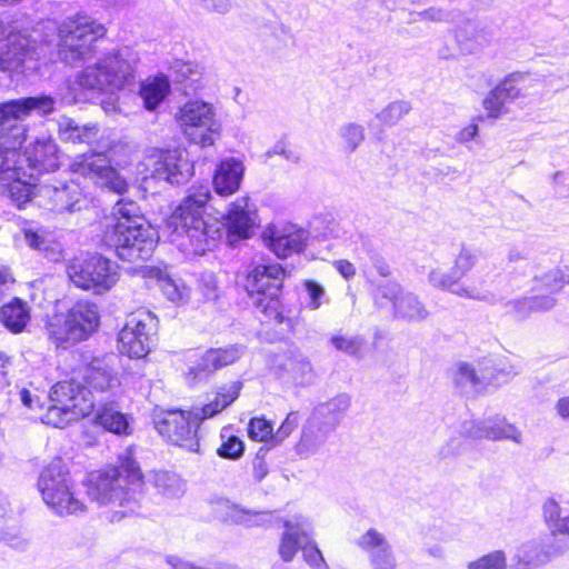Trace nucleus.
<instances>
[{"instance_id":"obj_1","label":"nucleus","mask_w":569,"mask_h":569,"mask_svg":"<svg viewBox=\"0 0 569 569\" xmlns=\"http://www.w3.org/2000/svg\"><path fill=\"white\" fill-rule=\"evenodd\" d=\"M56 101L50 96L26 97L0 104V187H4L10 201L17 209H26L24 203L31 201L33 186L26 180L21 167L23 157L18 152L27 138L23 123L11 121L23 120L36 113L47 116L53 112Z\"/></svg>"},{"instance_id":"obj_2","label":"nucleus","mask_w":569,"mask_h":569,"mask_svg":"<svg viewBox=\"0 0 569 569\" xmlns=\"http://www.w3.org/2000/svg\"><path fill=\"white\" fill-rule=\"evenodd\" d=\"M243 382L232 381L218 388L214 398L201 407L191 410H167L152 416L153 428L174 446L189 452H200L198 431L206 419H210L230 407L240 396Z\"/></svg>"},{"instance_id":"obj_3","label":"nucleus","mask_w":569,"mask_h":569,"mask_svg":"<svg viewBox=\"0 0 569 569\" xmlns=\"http://www.w3.org/2000/svg\"><path fill=\"white\" fill-rule=\"evenodd\" d=\"M89 498L101 506L117 505L120 518L136 513L140 509L142 472L129 453L121 457L119 467L91 472L84 482Z\"/></svg>"},{"instance_id":"obj_4","label":"nucleus","mask_w":569,"mask_h":569,"mask_svg":"<svg viewBox=\"0 0 569 569\" xmlns=\"http://www.w3.org/2000/svg\"><path fill=\"white\" fill-rule=\"evenodd\" d=\"M288 276L279 263H260L248 272L244 283L248 303H251L262 323L274 322L279 328L278 340L292 332L295 326L293 319L284 315L281 302L283 281Z\"/></svg>"},{"instance_id":"obj_5","label":"nucleus","mask_w":569,"mask_h":569,"mask_svg":"<svg viewBox=\"0 0 569 569\" xmlns=\"http://www.w3.org/2000/svg\"><path fill=\"white\" fill-rule=\"evenodd\" d=\"M99 326L98 305L89 300H79L66 311H56L48 316L46 331L57 349L68 350L88 340Z\"/></svg>"},{"instance_id":"obj_6","label":"nucleus","mask_w":569,"mask_h":569,"mask_svg":"<svg viewBox=\"0 0 569 569\" xmlns=\"http://www.w3.org/2000/svg\"><path fill=\"white\" fill-rule=\"evenodd\" d=\"M104 34V26L87 14L68 17L59 27L58 54L68 64L90 59Z\"/></svg>"},{"instance_id":"obj_7","label":"nucleus","mask_w":569,"mask_h":569,"mask_svg":"<svg viewBox=\"0 0 569 569\" xmlns=\"http://www.w3.org/2000/svg\"><path fill=\"white\" fill-rule=\"evenodd\" d=\"M49 402L42 421L56 428H64L71 421L88 417L94 411L92 392L81 389L76 378L53 385L49 392Z\"/></svg>"},{"instance_id":"obj_8","label":"nucleus","mask_w":569,"mask_h":569,"mask_svg":"<svg viewBox=\"0 0 569 569\" xmlns=\"http://www.w3.org/2000/svg\"><path fill=\"white\" fill-rule=\"evenodd\" d=\"M132 76L131 64L119 53H111L78 72L71 89L91 96L113 93L129 83Z\"/></svg>"},{"instance_id":"obj_9","label":"nucleus","mask_w":569,"mask_h":569,"mask_svg":"<svg viewBox=\"0 0 569 569\" xmlns=\"http://www.w3.org/2000/svg\"><path fill=\"white\" fill-rule=\"evenodd\" d=\"M174 120L186 138L201 147L212 146L219 137L220 124L210 103L189 100L178 108Z\"/></svg>"},{"instance_id":"obj_10","label":"nucleus","mask_w":569,"mask_h":569,"mask_svg":"<svg viewBox=\"0 0 569 569\" xmlns=\"http://www.w3.org/2000/svg\"><path fill=\"white\" fill-rule=\"evenodd\" d=\"M70 280L83 290L103 293L118 280L112 262L99 253H88L71 260L67 267Z\"/></svg>"},{"instance_id":"obj_11","label":"nucleus","mask_w":569,"mask_h":569,"mask_svg":"<svg viewBox=\"0 0 569 569\" xmlns=\"http://www.w3.org/2000/svg\"><path fill=\"white\" fill-rule=\"evenodd\" d=\"M569 551V538L556 539L552 535H540L517 547L513 569H539Z\"/></svg>"},{"instance_id":"obj_12","label":"nucleus","mask_w":569,"mask_h":569,"mask_svg":"<svg viewBox=\"0 0 569 569\" xmlns=\"http://www.w3.org/2000/svg\"><path fill=\"white\" fill-rule=\"evenodd\" d=\"M247 351L243 343L209 348L188 367L186 380L190 386L207 381L216 371L239 361Z\"/></svg>"},{"instance_id":"obj_13","label":"nucleus","mask_w":569,"mask_h":569,"mask_svg":"<svg viewBox=\"0 0 569 569\" xmlns=\"http://www.w3.org/2000/svg\"><path fill=\"white\" fill-rule=\"evenodd\" d=\"M144 170L150 171V178L171 184H180L192 174L191 163L178 149L153 150L144 157Z\"/></svg>"},{"instance_id":"obj_14","label":"nucleus","mask_w":569,"mask_h":569,"mask_svg":"<svg viewBox=\"0 0 569 569\" xmlns=\"http://www.w3.org/2000/svg\"><path fill=\"white\" fill-rule=\"evenodd\" d=\"M170 266L164 262L149 263L144 259V288L158 290L173 303H186L189 299V288L180 280L174 279Z\"/></svg>"},{"instance_id":"obj_15","label":"nucleus","mask_w":569,"mask_h":569,"mask_svg":"<svg viewBox=\"0 0 569 569\" xmlns=\"http://www.w3.org/2000/svg\"><path fill=\"white\" fill-rule=\"evenodd\" d=\"M71 169L117 193H122L126 189V181L118 176L103 153H83L76 158Z\"/></svg>"},{"instance_id":"obj_16","label":"nucleus","mask_w":569,"mask_h":569,"mask_svg":"<svg viewBox=\"0 0 569 569\" xmlns=\"http://www.w3.org/2000/svg\"><path fill=\"white\" fill-rule=\"evenodd\" d=\"M262 238L270 251L277 257L286 259L305 250L307 232L303 228L293 223L281 228L274 223H269L262 232Z\"/></svg>"},{"instance_id":"obj_17","label":"nucleus","mask_w":569,"mask_h":569,"mask_svg":"<svg viewBox=\"0 0 569 569\" xmlns=\"http://www.w3.org/2000/svg\"><path fill=\"white\" fill-rule=\"evenodd\" d=\"M274 370L280 379L297 386H309L313 382L315 372L309 358L295 345H290L274 360Z\"/></svg>"},{"instance_id":"obj_18","label":"nucleus","mask_w":569,"mask_h":569,"mask_svg":"<svg viewBox=\"0 0 569 569\" xmlns=\"http://www.w3.org/2000/svg\"><path fill=\"white\" fill-rule=\"evenodd\" d=\"M124 221H118L107 239L116 248L117 256L122 261L138 262L142 257V231L140 226H132L133 216H121Z\"/></svg>"},{"instance_id":"obj_19","label":"nucleus","mask_w":569,"mask_h":569,"mask_svg":"<svg viewBox=\"0 0 569 569\" xmlns=\"http://www.w3.org/2000/svg\"><path fill=\"white\" fill-rule=\"evenodd\" d=\"M461 435L470 439H488L492 441L511 440L521 442V432L506 418L495 417L483 420H469L461 425Z\"/></svg>"},{"instance_id":"obj_20","label":"nucleus","mask_w":569,"mask_h":569,"mask_svg":"<svg viewBox=\"0 0 569 569\" xmlns=\"http://www.w3.org/2000/svg\"><path fill=\"white\" fill-rule=\"evenodd\" d=\"M34 41L27 32L10 31L0 50V69L8 72H23L24 63L32 59Z\"/></svg>"},{"instance_id":"obj_21","label":"nucleus","mask_w":569,"mask_h":569,"mask_svg":"<svg viewBox=\"0 0 569 569\" xmlns=\"http://www.w3.org/2000/svg\"><path fill=\"white\" fill-rule=\"evenodd\" d=\"M83 382L76 381L83 390H90L94 398V408L104 403L108 393L114 387H118L119 381L112 369L101 359H94L90 365L86 366L82 373Z\"/></svg>"},{"instance_id":"obj_22","label":"nucleus","mask_w":569,"mask_h":569,"mask_svg":"<svg viewBox=\"0 0 569 569\" xmlns=\"http://www.w3.org/2000/svg\"><path fill=\"white\" fill-rule=\"evenodd\" d=\"M337 420L331 419L322 421L317 417L310 415L301 428L300 439L295 445V451L301 459L319 452L325 446L330 435L335 431V423Z\"/></svg>"},{"instance_id":"obj_23","label":"nucleus","mask_w":569,"mask_h":569,"mask_svg":"<svg viewBox=\"0 0 569 569\" xmlns=\"http://www.w3.org/2000/svg\"><path fill=\"white\" fill-rule=\"evenodd\" d=\"M356 543L369 553L372 569H397V559L392 547L377 529H368L357 539Z\"/></svg>"},{"instance_id":"obj_24","label":"nucleus","mask_w":569,"mask_h":569,"mask_svg":"<svg viewBox=\"0 0 569 569\" xmlns=\"http://www.w3.org/2000/svg\"><path fill=\"white\" fill-rule=\"evenodd\" d=\"M46 505L58 516H78L86 511V505L76 491L74 481L43 498Z\"/></svg>"},{"instance_id":"obj_25","label":"nucleus","mask_w":569,"mask_h":569,"mask_svg":"<svg viewBox=\"0 0 569 569\" xmlns=\"http://www.w3.org/2000/svg\"><path fill=\"white\" fill-rule=\"evenodd\" d=\"M224 229L226 242L229 247H237L251 238L259 227V216H220Z\"/></svg>"},{"instance_id":"obj_26","label":"nucleus","mask_w":569,"mask_h":569,"mask_svg":"<svg viewBox=\"0 0 569 569\" xmlns=\"http://www.w3.org/2000/svg\"><path fill=\"white\" fill-rule=\"evenodd\" d=\"M244 167L242 161L236 158L222 160L214 172L213 186L217 193L228 196L236 192L242 180Z\"/></svg>"},{"instance_id":"obj_27","label":"nucleus","mask_w":569,"mask_h":569,"mask_svg":"<svg viewBox=\"0 0 569 569\" xmlns=\"http://www.w3.org/2000/svg\"><path fill=\"white\" fill-rule=\"evenodd\" d=\"M31 319L30 308L20 298H12L0 307V322L11 333H21Z\"/></svg>"},{"instance_id":"obj_28","label":"nucleus","mask_w":569,"mask_h":569,"mask_svg":"<svg viewBox=\"0 0 569 569\" xmlns=\"http://www.w3.org/2000/svg\"><path fill=\"white\" fill-rule=\"evenodd\" d=\"M71 482H73L72 477L62 459L56 458L41 471L38 488L43 499L50 491L66 488Z\"/></svg>"},{"instance_id":"obj_29","label":"nucleus","mask_w":569,"mask_h":569,"mask_svg":"<svg viewBox=\"0 0 569 569\" xmlns=\"http://www.w3.org/2000/svg\"><path fill=\"white\" fill-rule=\"evenodd\" d=\"M27 160L33 168L54 171L59 168L58 147L51 138L38 139L27 150Z\"/></svg>"},{"instance_id":"obj_30","label":"nucleus","mask_w":569,"mask_h":569,"mask_svg":"<svg viewBox=\"0 0 569 569\" xmlns=\"http://www.w3.org/2000/svg\"><path fill=\"white\" fill-rule=\"evenodd\" d=\"M541 510L543 523L548 529L546 535H552L556 539L569 538V513L563 515V509L556 498L546 499Z\"/></svg>"},{"instance_id":"obj_31","label":"nucleus","mask_w":569,"mask_h":569,"mask_svg":"<svg viewBox=\"0 0 569 569\" xmlns=\"http://www.w3.org/2000/svg\"><path fill=\"white\" fill-rule=\"evenodd\" d=\"M150 483L164 497L178 498L184 492L186 483L174 471L151 470L144 473V485Z\"/></svg>"},{"instance_id":"obj_32","label":"nucleus","mask_w":569,"mask_h":569,"mask_svg":"<svg viewBox=\"0 0 569 569\" xmlns=\"http://www.w3.org/2000/svg\"><path fill=\"white\" fill-rule=\"evenodd\" d=\"M128 321L118 336V349L121 355L130 359L142 358V321Z\"/></svg>"},{"instance_id":"obj_33","label":"nucleus","mask_w":569,"mask_h":569,"mask_svg":"<svg viewBox=\"0 0 569 569\" xmlns=\"http://www.w3.org/2000/svg\"><path fill=\"white\" fill-rule=\"evenodd\" d=\"M58 133L61 140L72 143H90L98 134L94 124L80 126L69 117H61L58 122Z\"/></svg>"},{"instance_id":"obj_34","label":"nucleus","mask_w":569,"mask_h":569,"mask_svg":"<svg viewBox=\"0 0 569 569\" xmlns=\"http://www.w3.org/2000/svg\"><path fill=\"white\" fill-rule=\"evenodd\" d=\"M460 277L451 269L449 272H445L440 269H433L428 274L429 283L445 291H449L460 297L470 299L485 300V297L472 295L467 288L460 283Z\"/></svg>"},{"instance_id":"obj_35","label":"nucleus","mask_w":569,"mask_h":569,"mask_svg":"<svg viewBox=\"0 0 569 569\" xmlns=\"http://www.w3.org/2000/svg\"><path fill=\"white\" fill-rule=\"evenodd\" d=\"M171 92L167 76L159 73L144 80V109L157 111Z\"/></svg>"},{"instance_id":"obj_36","label":"nucleus","mask_w":569,"mask_h":569,"mask_svg":"<svg viewBox=\"0 0 569 569\" xmlns=\"http://www.w3.org/2000/svg\"><path fill=\"white\" fill-rule=\"evenodd\" d=\"M284 531L281 536L279 553L283 561L289 562L293 559L299 549H303V533H309L308 530L299 523H292L291 520L283 522Z\"/></svg>"},{"instance_id":"obj_37","label":"nucleus","mask_w":569,"mask_h":569,"mask_svg":"<svg viewBox=\"0 0 569 569\" xmlns=\"http://www.w3.org/2000/svg\"><path fill=\"white\" fill-rule=\"evenodd\" d=\"M53 201L57 203L56 210L77 212L88 210V200L81 193L78 186H64L60 189L54 188L52 190Z\"/></svg>"},{"instance_id":"obj_38","label":"nucleus","mask_w":569,"mask_h":569,"mask_svg":"<svg viewBox=\"0 0 569 569\" xmlns=\"http://www.w3.org/2000/svg\"><path fill=\"white\" fill-rule=\"evenodd\" d=\"M395 318L408 321H420L428 316L425 306L419 301L418 297L411 292L401 293L398 300L393 301Z\"/></svg>"},{"instance_id":"obj_39","label":"nucleus","mask_w":569,"mask_h":569,"mask_svg":"<svg viewBox=\"0 0 569 569\" xmlns=\"http://www.w3.org/2000/svg\"><path fill=\"white\" fill-rule=\"evenodd\" d=\"M351 400L347 393H340L327 402L319 403L311 412L312 416L317 417L322 421H330L331 419L337 420L335 423V430L339 426L342 419V413L350 407Z\"/></svg>"},{"instance_id":"obj_40","label":"nucleus","mask_w":569,"mask_h":569,"mask_svg":"<svg viewBox=\"0 0 569 569\" xmlns=\"http://www.w3.org/2000/svg\"><path fill=\"white\" fill-rule=\"evenodd\" d=\"M97 411L96 418L97 421L108 431L121 435L126 433L129 423L127 417L116 410L112 405H108L107 402L99 405L94 409Z\"/></svg>"},{"instance_id":"obj_41","label":"nucleus","mask_w":569,"mask_h":569,"mask_svg":"<svg viewBox=\"0 0 569 569\" xmlns=\"http://www.w3.org/2000/svg\"><path fill=\"white\" fill-rule=\"evenodd\" d=\"M368 281L371 283L373 301L378 308H383L388 302L393 305L402 293V288L396 280L375 279L368 276Z\"/></svg>"},{"instance_id":"obj_42","label":"nucleus","mask_w":569,"mask_h":569,"mask_svg":"<svg viewBox=\"0 0 569 569\" xmlns=\"http://www.w3.org/2000/svg\"><path fill=\"white\" fill-rule=\"evenodd\" d=\"M532 79L527 72H512L497 87L508 102L526 96L525 91L531 87Z\"/></svg>"},{"instance_id":"obj_43","label":"nucleus","mask_w":569,"mask_h":569,"mask_svg":"<svg viewBox=\"0 0 569 569\" xmlns=\"http://www.w3.org/2000/svg\"><path fill=\"white\" fill-rule=\"evenodd\" d=\"M233 428L232 426H226L221 429L220 438H221V445L217 449L218 457L237 461L244 455L246 445L244 441L233 435Z\"/></svg>"},{"instance_id":"obj_44","label":"nucleus","mask_w":569,"mask_h":569,"mask_svg":"<svg viewBox=\"0 0 569 569\" xmlns=\"http://www.w3.org/2000/svg\"><path fill=\"white\" fill-rule=\"evenodd\" d=\"M247 435L249 439L263 442L262 446H269L271 449L277 446L273 422L268 420L264 416L252 417L249 420Z\"/></svg>"},{"instance_id":"obj_45","label":"nucleus","mask_w":569,"mask_h":569,"mask_svg":"<svg viewBox=\"0 0 569 569\" xmlns=\"http://www.w3.org/2000/svg\"><path fill=\"white\" fill-rule=\"evenodd\" d=\"M24 239L28 246L40 251L51 249L56 238L54 234L43 227L23 228Z\"/></svg>"},{"instance_id":"obj_46","label":"nucleus","mask_w":569,"mask_h":569,"mask_svg":"<svg viewBox=\"0 0 569 569\" xmlns=\"http://www.w3.org/2000/svg\"><path fill=\"white\" fill-rule=\"evenodd\" d=\"M411 110V106L407 101H393L377 113V119L389 127L397 124Z\"/></svg>"},{"instance_id":"obj_47","label":"nucleus","mask_w":569,"mask_h":569,"mask_svg":"<svg viewBox=\"0 0 569 569\" xmlns=\"http://www.w3.org/2000/svg\"><path fill=\"white\" fill-rule=\"evenodd\" d=\"M453 382L461 393H467V388L476 387L480 380L475 368L470 363L461 361L457 365Z\"/></svg>"},{"instance_id":"obj_48","label":"nucleus","mask_w":569,"mask_h":569,"mask_svg":"<svg viewBox=\"0 0 569 569\" xmlns=\"http://www.w3.org/2000/svg\"><path fill=\"white\" fill-rule=\"evenodd\" d=\"M507 555L503 550H493L467 565V569H507Z\"/></svg>"},{"instance_id":"obj_49","label":"nucleus","mask_w":569,"mask_h":569,"mask_svg":"<svg viewBox=\"0 0 569 569\" xmlns=\"http://www.w3.org/2000/svg\"><path fill=\"white\" fill-rule=\"evenodd\" d=\"M210 198L207 188L200 187L190 192L178 206L176 213H197L203 208Z\"/></svg>"},{"instance_id":"obj_50","label":"nucleus","mask_w":569,"mask_h":569,"mask_svg":"<svg viewBox=\"0 0 569 569\" xmlns=\"http://www.w3.org/2000/svg\"><path fill=\"white\" fill-rule=\"evenodd\" d=\"M303 558L306 562L312 569H329L321 550L319 549L317 542L310 537V533H303Z\"/></svg>"},{"instance_id":"obj_51","label":"nucleus","mask_w":569,"mask_h":569,"mask_svg":"<svg viewBox=\"0 0 569 569\" xmlns=\"http://www.w3.org/2000/svg\"><path fill=\"white\" fill-rule=\"evenodd\" d=\"M340 137L343 140L345 149L353 152L365 140V129L357 123H347L340 128Z\"/></svg>"},{"instance_id":"obj_52","label":"nucleus","mask_w":569,"mask_h":569,"mask_svg":"<svg viewBox=\"0 0 569 569\" xmlns=\"http://www.w3.org/2000/svg\"><path fill=\"white\" fill-rule=\"evenodd\" d=\"M159 328L158 317L150 310H144V363L148 361V355L157 342Z\"/></svg>"},{"instance_id":"obj_53","label":"nucleus","mask_w":569,"mask_h":569,"mask_svg":"<svg viewBox=\"0 0 569 569\" xmlns=\"http://www.w3.org/2000/svg\"><path fill=\"white\" fill-rule=\"evenodd\" d=\"M269 516V512H252L251 510L240 508L233 505L230 508L229 517L237 525H246L248 527L259 526L262 518Z\"/></svg>"},{"instance_id":"obj_54","label":"nucleus","mask_w":569,"mask_h":569,"mask_svg":"<svg viewBox=\"0 0 569 569\" xmlns=\"http://www.w3.org/2000/svg\"><path fill=\"white\" fill-rule=\"evenodd\" d=\"M535 280L540 282L541 288H545L550 293L559 291L567 283L566 271L560 268L551 270L541 277L536 276Z\"/></svg>"},{"instance_id":"obj_55","label":"nucleus","mask_w":569,"mask_h":569,"mask_svg":"<svg viewBox=\"0 0 569 569\" xmlns=\"http://www.w3.org/2000/svg\"><path fill=\"white\" fill-rule=\"evenodd\" d=\"M331 345L339 351L349 356H357L360 352L363 339L360 337H345L342 335L332 336Z\"/></svg>"},{"instance_id":"obj_56","label":"nucleus","mask_w":569,"mask_h":569,"mask_svg":"<svg viewBox=\"0 0 569 569\" xmlns=\"http://www.w3.org/2000/svg\"><path fill=\"white\" fill-rule=\"evenodd\" d=\"M178 73L180 81L186 82V86L196 90L197 83L200 81L202 71L198 63L194 62H181L178 67Z\"/></svg>"},{"instance_id":"obj_57","label":"nucleus","mask_w":569,"mask_h":569,"mask_svg":"<svg viewBox=\"0 0 569 569\" xmlns=\"http://www.w3.org/2000/svg\"><path fill=\"white\" fill-rule=\"evenodd\" d=\"M271 450L269 446H261L252 460L253 478L257 482H261L269 473L268 456Z\"/></svg>"},{"instance_id":"obj_58","label":"nucleus","mask_w":569,"mask_h":569,"mask_svg":"<svg viewBox=\"0 0 569 569\" xmlns=\"http://www.w3.org/2000/svg\"><path fill=\"white\" fill-rule=\"evenodd\" d=\"M0 541L18 551H26L29 546V541L17 528H0Z\"/></svg>"},{"instance_id":"obj_59","label":"nucleus","mask_w":569,"mask_h":569,"mask_svg":"<svg viewBox=\"0 0 569 569\" xmlns=\"http://www.w3.org/2000/svg\"><path fill=\"white\" fill-rule=\"evenodd\" d=\"M507 102V99L501 92H498V87H496L483 100V108L488 111L489 117L498 118L502 113Z\"/></svg>"},{"instance_id":"obj_60","label":"nucleus","mask_w":569,"mask_h":569,"mask_svg":"<svg viewBox=\"0 0 569 569\" xmlns=\"http://www.w3.org/2000/svg\"><path fill=\"white\" fill-rule=\"evenodd\" d=\"M300 422L299 411H290L284 420L280 423L277 431H274L276 443L280 445L284 439H287L293 430L298 427Z\"/></svg>"},{"instance_id":"obj_61","label":"nucleus","mask_w":569,"mask_h":569,"mask_svg":"<svg viewBox=\"0 0 569 569\" xmlns=\"http://www.w3.org/2000/svg\"><path fill=\"white\" fill-rule=\"evenodd\" d=\"M477 262V256L466 247H462L459 256L456 258L453 270L462 278Z\"/></svg>"},{"instance_id":"obj_62","label":"nucleus","mask_w":569,"mask_h":569,"mask_svg":"<svg viewBox=\"0 0 569 569\" xmlns=\"http://www.w3.org/2000/svg\"><path fill=\"white\" fill-rule=\"evenodd\" d=\"M305 290L307 293V306L311 309H318L325 295L323 287L315 280H307L305 282Z\"/></svg>"},{"instance_id":"obj_63","label":"nucleus","mask_w":569,"mask_h":569,"mask_svg":"<svg viewBox=\"0 0 569 569\" xmlns=\"http://www.w3.org/2000/svg\"><path fill=\"white\" fill-rule=\"evenodd\" d=\"M196 3L207 12L226 14L231 10L230 0H194Z\"/></svg>"},{"instance_id":"obj_64","label":"nucleus","mask_w":569,"mask_h":569,"mask_svg":"<svg viewBox=\"0 0 569 569\" xmlns=\"http://www.w3.org/2000/svg\"><path fill=\"white\" fill-rule=\"evenodd\" d=\"M199 286L201 288V292L204 299L214 300L218 297L217 280L216 276L212 272L202 273L199 280Z\"/></svg>"}]
</instances>
